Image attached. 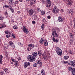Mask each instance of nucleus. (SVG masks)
Listing matches in <instances>:
<instances>
[{
  "mask_svg": "<svg viewBox=\"0 0 75 75\" xmlns=\"http://www.w3.org/2000/svg\"><path fill=\"white\" fill-rule=\"evenodd\" d=\"M70 38H73V37H74V35H73L72 33H70Z\"/></svg>",
  "mask_w": 75,
  "mask_h": 75,
  "instance_id": "33",
  "label": "nucleus"
},
{
  "mask_svg": "<svg viewBox=\"0 0 75 75\" xmlns=\"http://www.w3.org/2000/svg\"><path fill=\"white\" fill-rule=\"evenodd\" d=\"M31 1L30 2V4L33 5L34 4H35L36 3V0H30Z\"/></svg>",
  "mask_w": 75,
  "mask_h": 75,
  "instance_id": "11",
  "label": "nucleus"
},
{
  "mask_svg": "<svg viewBox=\"0 0 75 75\" xmlns=\"http://www.w3.org/2000/svg\"><path fill=\"white\" fill-rule=\"evenodd\" d=\"M16 58H17V59H18V60L19 61H20V60H21V58H20V56L18 55H17Z\"/></svg>",
  "mask_w": 75,
  "mask_h": 75,
  "instance_id": "29",
  "label": "nucleus"
},
{
  "mask_svg": "<svg viewBox=\"0 0 75 75\" xmlns=\"http://www.w3.org/2000/svg\"><path fill=\"white\" fill-rule=\"evenodd\" d=\"M56 30L57 31H59V29L57 27L56 28Z\"/></svg>",
  "mask_w": 75,
  "mask_h": 75,
  "instance_id": "56",
  "label": "nucleus"
},
{
  "mask_svg": "<svg viewBox=\"0 0 75 75\" xmlns=\"http://www.w3.org/2000/svg\"><path fill=\"white\" fill-rule=\"evenodd\" d=\"M73 21L74 24H75V18H74Z\"/></svg>",
  "mask_w": 75,
  "mask_h": 75,
  "instance_id": "64",
  "label": "nucleus"
},
{
  "mask_svg": "<svg viewBox=\"0 0 75 75\" xmlns=\"http://www.w3.org/2000/svg\"><path fill=\"white\" fill-rule=\"evenodd\" d=\"M69 53H70V54H72V51H71V50H69Z\"/></svg>",
  "mask_w": 75,
  "mask_h": 75,
  "instance_id": "59",
  "label": "nucleus"
},
{
  "mask_svg": "<svg viewBox=\"0 0 75 75\" xmlns=\"http://www.w3.org/2000/svg\"><path fill=\"white\" fill-rule=\"evenodd\" d=\"M64 59L65 60H67L69 58V56H65L64 57Z\"/></svg>",
  "mask_w": 75,
  "mask_h": 75,
  "instance_id": "22",
  "label": "nucleus"
},
{
  "mask_svg": "<svg viewBox=\"0 0 75 75\" xmlns=\"http://www.w3.org/2000/svg\"><path fill=\"white\" fill-rule=\"evenodd\" d=\"M39 42L40 44H41L42 45V44H43V42H42V41L40 40Z\"/></svg>",
  "mask_w": 75,
  "mask_h": 75,
  "instance_id": "54",
  "label": "nucleus"
},
{
  "mask_svg": "<svg viewBox=\"0 0 75 75\" xmlns=\"http://www.w3.org/2000/svg\"><path fill=\"white\" fill-rule=\"evenodd\" d=\"M28 13L29 15H33L34 13V10L33 9H30Z\"/></svg>",
  "mask_w": 75,
  "mask_h": 75,
  "instance_id": "9",
  "label": "nucleus"
},
{
  "mask_svg": "<svg viewBox=\"0 0 75 75\" xmlns=\"http://www.w3.org/2000/svg\"><path fill=\"white\" fill-rule=\"evenodd\" d=\"M14 62L15 63V64H18V62L17 61H15Z\"/></svg>",
  "mask_w": 75,
  "mask_h": 75,
  "instance_id": "61",
  "label": "nucleus"
},
{
  "mask_svg": "<svg viewBox=\"0 0 75 75\" xmlns=\"http://www.w3.org/2000/svg\"><path fill=\"white\" fill-rule=\"evenodd\" d=\"M44 45L45 46H48V42H47V40L46 39L44 40Z\"/></svg>",
  "mask_w": 75,
  "mask_h": 75,
  "instance_id": "16",
  "label": "nucleus"
},
{
  "mask_svg": "<svg viewBox=\"0 0 75 75\" xmlns=\"http://www.w3.org/2000/svg\"><path fill=\"white\" fill-rule=\"evenodd\" d=\"M73 42V40L72 39H70V41H69V42L70 43H71V42Z\"/></svg>",
  "mask_w": 75,
  "mask_h": 75,
  "instance_id": "42",
  "label": "nucleus"
},
{
  "mask_svg": "<svg viewBox=\"0 0 75 75\" xmlns=\"http://www.w3.org/2000/svg\"><path fill=\"white\" fill-rule=\"evenodd\" d=\"M32 55H33L34 57H36L38 55V53L37 52H35L33 53Z\"/></svg>",
  "mask_w": 75,
  "mask_h": 75,
  "instance_id": "13",
  "label": "nucleus"
},
{
  "mask_svg": "<svg viewBox=\"0 0 75 75\" xmlns=\"http://www.w3.org/2000/svg\"><path fill=\"white\" fill-rule=\"evenodd\" d=\"M11 59L12 62H14L15 61V59H12V57L11 58Z\"/></svg>",
  "mask_w": 75,
  "mask_h": 75,
  "instance_id": "49",
  "label": "nucleus"
},
{
  "mask_svg": "<svg viewBox=\"0 0 75 75\" xmlns=\"http://www.w3.org/2000/svg\"><path fill=\"white\" fill-rule=\"evenodd\" d=\"M65 1H66L68 2V4L70 6H71L72 4V3H73V1L72 0H64Z\"/></svg>",
  "mask_w": 75,
  "mask_h": 75,
  "instance_id": "8",
  "label": "nucleus"
},
{
  "mask_svg": "<svg viewBox=\"0 0 75 75\" xmlns=\"http://www.w3.org/2000/svg\"><path fill=\"white\" fill-rule=\"evenodd\" d=\"M68 70L69 71L72 72V75H75V69L72 67H69L68 68Z\"/></svg>",
  "mask_w": 75,
  "mask_h": 75,
  "instance_id": "4",
  "label": "nucleus"
},
{
  "mask_svg": "<svg viewBox=\"0 0 75 75\" xmlns=\"http://www.w3.org/2000/svg\"><path fill=\"white\" fill-rule=\"evenodd\" d=\"M38 54H39V56H41V55H42V53H41V52H40V51H38Z\"/></svg>",
  "mask_w": 75,
  "mask_h": 75,
  "instance_id": "34",
  "label": "nucleus"
},
{
  "mask_svg": "<svg viewBox=\"0 0 75 75\" xmlns=\"http://www.w3.org/2000/svg\"><path fill=\"white\" fill-rule=\"evenodd\" d=\"M42 3H45V1H44L43 0H42V1H41Z\"/></svg>",
  "mask_w": 75,
  "mask_h": 75,
  "instance_id": "60",
  "label": "nucleus"
},
{
  "mask_svg": "<svg viewBox=\"0 0 75 75\" xmlns=\"http://www.w3.org/2000/svg\"><path fill=\"white\" fill-rule=\"evenodd\" d=\"M69 13L70 14H71L72 15V11L70 10V11H69Z\"/></svg>",
  "mask_w": 75,
  "mask_h": 75,
  "instance_id": "58",
  "label": "nucleus"
},
{
  "mask_svg": "<svg viewBox=\"0 0 75 75\" xmlns=\"http://www.w3.org/2000/svg\"><path fill=\"white\" fill-rule=\"evenodd\" d=\"M55 48L57 49L56 51L57 54L59 55H61V54H62L61 49L59 48V47L57 46L55 47Z\"/></svg>",
  "mask_w": 75,
  "mask_h": 75,
  "instance_id": "2",
  "label": "nucleus"
},
{
  "mask_svg": "<svg viewBox=\"0 0 75 75\" xmlns=\"http://www.w3.org/2000/svg\"><path fill=\"white\" fill-rule=\"evenodd\" d=\"M46 7H51V1L50 0H47L46 2Z\"/></svg>",
  "mask_w": 75,
  "mask_h": 75,
  "instance_id": "6",
  "label": "nucleus"
},
{
  "mask_svg": "<svg viewBox=\"0 0 75 75\" xmlns=\"http://www.w3.org/2000/svg\"><path fill=\"white\" fill-rule=\"evenodd\" d=\"M53 12L54 14H57L59 12V9L57 8V6H55L53 9Z\"/></svg>",
  "mask_w": 75,
  "mask_h": 75,
  "instance_id": "3",
  "label": "nucleus"
},
{
  "mask_svg": "<svg viewBox=\"0 0 75 75\" xmlns=\"http://www.w3.org/2000/svg\"><path fill=\"white\" fill-rule=\"evenodd\" d=\"M22 30L24 33H25L26 34H28V30L26 27L23 26Z\"/></svg>",
  "mask_w": 75,
  "mask_h": 75,
  "instance_id": "5",
  "label": "nucleus"
},
{
  "mask_svg": "<svg viewBox=\"0 0 75 75\" xmlns=\"http://www.w3.org/2000/svg\"><path fill=\"white\" fill-rule=\"evenodd\" d=\"M70 62L71 63V66L75 68V61H71Z\"/></svg>",
  "mask_w": 75,
  "mask_h": 75,
  "instance_id": "10",
  "label": "nucleus"
},
{
  "mask_svg": "<svg viewBox=\"0 0 75 75\" xmlns=\"http://www.w3.org/2000/svg\"><path fill=\"white\" fill-rule=\"evenodd\" d=\"M36 10L38 12H40L41 11V9H40L39 8H37Z\"/></svg>",
  "mask_w": 75,
  "mask_h": 75,
  "instance_id": "31",
  "label": "nucleus"
},
{
  "mask_svg": "<svg viewBox=\"0 0 75 75\" xmlns=\"http://www.w3.org/2000/svg\"><path fill=\"white\" fill-rule=\"evenodd\" d=\"M9 44L10 46H11L13 45V42L12 41H10L9 43Z\"/></svg>",
  "mask_w": 75,
  "mask_h": 75,
  "instance_id": "30",
  "label": "nucleus"
},
{
  "mask_svg": "<svg viewBox=\"0 0 75 75\" xmlns=\"http://www.w3.org/2000/svg\"><path fill=\"white\" fill-rule=\"evenodd\" d=\"M13 28H14V29H15L16 30H17V29H18V27H17V26L16 25H14L13 27Z\"/></svg>",
  "mask_w": 75,
  "mask_h": 75,
  "instance_id": "35",
  "label": "nucleus"
},
{
  "mask_svg": "<svg viewBox=\"0 0 75 75\" xmlns=\"http://www.w3.org/2000/svg\"><path fill=\"white\" fill-rule=\"evenodd\" d=\"M0 75H4V71H1L0 72Z\"/></svg>",
  "mask_w": 75,
  "mask_h": 75,
  "instance_id": "37",
  "label": "nucleus"
},
{
  "mask_svg": "<svg viewBox=\"0 0 75 75\" xmlns=\"http://www.w3.org/2000/svg\"><path fill=\"white\" fill-rule=\"evenodd\" d=\"M3 19H4V16H0V20H3Z\"/></svg>",
  "mask_w": 75,
  "mask_h": 75,
  "instance_id": "36",
  "label": "nucleus"
},
{
  "mask_svg": "<svg viewBox=\"0 0 75 75\" xmlns=\"http://www.w3.org/2000/svg\"><path fill=\"white\" fill-rule=\"evenodd\" d=\"M3 8H8V6L7 5L5 4L4 5Z\"/></svg>",
  "mask_w": 75,
  "mask_h": 75,
  "instance_id": "25",
  "label": "nucleus"
},
{
  "mask_svg": "<svg viewBox=\"0 0 75 75\" xmlns=\"http://www.w3.org/2000/svg\"><path fill=\"white\" fill-rule=\"evenodd\" d=\"M47 18L48 19H51V17L50 16H47Z\"/></svg>",
  "mask_w": 75,
  "mask_h": 75,
  "instance_id": "44",
  "label": "nucleus"
},
{
  "mask_svg": "<svg viewBox=\"0 0 75 75\" xmlns=\"http://www.w3.org/2000/svg\"><path fill=\"white\" fill-rule=\"evenodd\" d=\"M27 50H28V51H31V47H28Z\"/></svg>",
  "mask_w": 75,
  "mask_h": 75,
  "instance_id": "41",
  "label": "nucleus"
},
{
  "mask_svg": "<svg viewBox=\"0 0 75 75\" xmlns=\"http://www.w3.org/2000/svg\"><path fill=\"white\" fill-rule=\"evenodd\" d=\"M55 36L56 37H58L59 36L58 34H57V33H56V34L55 35Z\"/></svg>",
  "mask_w": 75,
  "mask_h": 75,
  "instance_id": "51",
  "label": "nucleus"
},
{
  "mask_svg": "<svg viewBox=\"0 0 75 75\" xmlns=\"http://www.w3.org/2000/svg\"><path fill=\"white\" fill-rule=\"evenodd\" d=\"M42 21L43 23H44V22H45V21H46V20H45V18H43L42 20Z\"/></svg>",
  "mask_w": 75,
  "mask_h": 75,
  "instance_id": "46",
  "label": "nucleus"
},
{
  "mask_svg": "<svg viewBox=\"0 0 75 75\" xmlns=\"http://www.w3.org/2000/svg\"><path fill=\"white\" fill-rule=\"evenodd\" d=\"M6 37L7 38H9L10 37V35H6Z\"/></svg>",
  "mask_w": 75,
  "mask_h": 75,
  "instance_id": "55",
  "label": "nucleus"
},
{
  "mask_svg": "<svg viewBox=\"0 0 75 75\" xmlns=\"http://www.w3.org/2000/svg\"><path fill=\"white\" fill-rule=\"evenodd\" d=\"M62 17L59 16L58 17V20L59 22H62L63 20L62 19Z\"/></svg>",
  "mask_w": 75,
  "mask_h": 75,
  "instance_id": "12",
  "label": "nucleus"
},
{
  "mask_svg": "<svg viewBox=\"0 0 75 75\" xmlns=\"http://www.w3.org/2000/svg\"><path fill=\"white\" fill-rule=\"evenodd\" d=\"M32 23L33 24H35L36 22L35 21H33L32 22Z\"/></svg>",
  "mask_w": 75,
  "mask_h": 75,
  "instance_id": "47",
  "label": "nucleus"
},
{
  "mask_svg": "<svg viewBox=\"0 0 75 75\" xmlns=\"http://www.w3.org/2000/svg\"><path fill=\"white\" fill-rule=\"evenodd\" d=\"M45 28V25L44 24H43L41 26V28L42 30H44Z\"/></svg>",
  "mask_w": 75,
  "mask_h": 75,
  "instance_id": "24",
  "label": "nucleus"
},
{
  "mask_svg": "<svg viewBox=\"0 0 75 75\" xmlns=\"http://www.w3.org/2000/svg\"><path fill=\"white\" fill-rule=\"evenodd\" d=\"M37 63L34 64H33L34 67H37Z\"/></svg>",
  "mask_w": 75,
  "mask_h": 75,
  "instance_id": "38",
  "label": "nucleus"
},
{
  "mask_svg": "<svg viewBox=\"0 0 75 75\" xmlns=\"http://www.w3.org/2000/svg\"><path fill=\"white\" fill-rule=\"evenodd\" d=\"M0 64H2V60H0Z\"/></svg>",
  "mask_w": 75,
  "mask_h": 75,
  "instance_id": "63",
  "label": "nucleus"
},
{
  "mask_svg": "<svg viewBox=\"0 0 75 75\" xmlns=\"http://www.w3.org/2000/svg\"><path fill=\"white\" fill-rule=\"evenodd\" d=\"M24 67L25 68H26L28 67V65L27 64V62H25Z\"/></svg>",
  "mask_w": 75,
  "mask_h": 75,
  "instance_id": "21",
  "label": "nucleus"
},
{
  "mask_svg": "<svg viewBox=\"0 0 75 75\" xmlns=\"http://www.w3.org/2000/svg\"><path fill=\"white\" fill-rule=\"evenodd\" d=\"M57 33V32L55 30H54L52 32V34L53 37H55V35Z\"/></svg>",
  "mask_w": 75,
  "mask_h": 75,
  "instance_id": "19",
  "label": "nucleus"
},
{
  "mask_svg": "<svg viewBox=\"0 0 75 75\" xmlns=\"http://www.w3.org/2000/svg\"><path fill=\"white\" fill-rule=\"evenodd\" d=\"M8 69H7V68H6V69H5V72H8Z\"/></svg>",
  "mask_w": 75,
  "mask_h": 75,
  "instance_id": "50",
  "label": "nucleus"
},
{
  "mask_svg": "<svg viewBox=\"0 0 75 75\" xmlns=\"http://www.w3.org/2000/svg\"><path fill=\"white\" fill-rule=\"evenodd\" d=\"M52 40H53L54 42H56L57 43L58 42V39H55V38H54V37H53Z\"/></svg>",
  "mask_w": 75,
  "mask_h": 75,
  "instance_id": "18",
  "label": "nucleus"
},
{
  "mask_svg": "<svg viewBox=\"0 0 75 75\" xmlns=\"http://www.w3.org/2000/svg\"><path fill=\"white\" fill-rule=\"evenodd\" d=\"M38 64L39 65V68H41V67H42V62L41 60H38L37 62Z\"/></svg>",
  "mask_w": 75,
  "mask_h": 75,
  "instance_id": "7",
  "label": "nucleus"
},
{
  "mask_svg": "<svg viewBox=\"0 0 75 75\" xmlns=\"http://www.w3.org/2000/svg\"><path fill=\"white\" fill-rule=\"evenodd\" d=\"M41 72L42 75H45V70L44 69L41 70Z\"/></svg>",
  "mask_w": 75,
  "mask_h": 75,
  "instance_id": "14",
  "label": "nucleus"
},
{
  "mask_svg": "<svg viewBox=\"0 0 75 75\" xmlns=\"http://www.w3.org/2000/svg\"><path fill=\"white\" fill-rule=\"evenodd\" d=\"M68 61H63V64H68Z\"/></svg>",
  "mask_w": 75,
  "mask_h": 75,
  "instance_id": "39",
  "label": "nucleus"
},
{
  "mask_svg": "<svg viewBox=\"0 0 75 75\" xmlns=\"http://www.w3.org/2000/svg\"><path fill=\"white\" fill-rule=\"evenodd\" d=\"M11 37L13 38H16V35L14 33H12V34H11Z\"/></svg>",
  "mask_w": 75,
  "mask_h": 75,
  "instance_id": "27",
  "label": "nucleus"
},
{
  "mask_svg": "<svg viewBox=\"0 0 75 75\" xmlns=\"http://www.w3.org/2000/svg\"><path fill=\"white\" fill-rule=\"evenodd\" d=\"M9 9H11L12 8V6L11 5L8 6Z\"/></svg>",
  "mask_w": 75,
  "mask_h": 75,
  "instance_id": "43",
  "label": "nucleus"
},
{
  "mask_svg": "<svg viewBox=\"0 0 75 75\" xmlns=\"http://www.w3.org/2000/svg\"><path fill=\"white\" fill-rule=\"evenodd\" d=\"M3 57L1 55H0V60H2L3 59Z\"/></svg>",
  "mask_w": 75,
  "mask_h": 75,
  "instance_id": "40",
  "label": "nucleus"
},
{
  "mask_svg": "<svg viewBox=\"0 0 75 75\" xmlns=\"http://www.w3.org/2000/svg\"><path fill=\"white\" fill-rule=\"evenodd\" d=\"M11 47L13 48V49H14V48H15V46L14 45H12Z\"/></svg>",
  "mask_w": 75,
  "mask_h": 75,
  "instance_id": "57",
  "label": "nucleus"
},
{
  "mask_svg": "<svg viewBox=\"0 0 75 75\" xmlns=\"http://www.w3.org/2000/svg\"><path fill=\"white\" fill-rule=\"evenodd\" d=\"M15 67H18V63L15 64Z\"/></svg>",
  "mask_w": 75,
  "mask_h": 75,
  "instance_id": "53",
  "label": "nucleus"
},
{
  "mask_svg": "<svg viewBox=\"0 0 75 75\" xmlns=\"http://www.w3.org/2000/svg\"><path fill=\"white\" fill-rule=\"evenodd\" d=\"M9 3L11 5L13 6L14 4V1L13 0H10L9 1Z\"/></svg>",
  "mask_w": 75,
  "mask_h": 75,
  "instance_id": "17",
  "label": "nucleus"
},
{
  "mask_svg": "<svg viewBox=\"0 0 75 75\" xmlns=\"http://www.w3.org/2000/svg\"><path fill=\"white\" fill-rule=\"evenodd\" d=\"M6 25L5 24H1V26L0 27V29L3 28H4L6 27Z\"/></svg>",
  "mask_w": 75,
  "mask_h": 75,
  "instance_id": "20",
  "label": "nucleus"
},
{
  "mask_svg": "<svg viewBox=\"0 0 75 75\" xmlns=\"http://www.w3.org/2000/svg\"><path fill=\"white\" fill-rule=\"evenodd\" d=\"M5 34H11V32L9 31H6L5 32Z\"/></svg>",
  "mask_w": 75,
  "mask_h": 75,
  "instance_id": "23",
  "label": "nucleus"
},
{
  "mask_svg": "<svg viewBox=\"0 0 75 75\" xmlns=\"http://www.w3.org/2000/svg\"><path fill=\"white\" fill-rule=\"evenodd\" d=\"M28 45V47H31L32 49L34 47V45L33 44H29Z\"/></svg>",
  "mask_w": 75,
  "mask_h": 75,
  "instance_id": "15",
  "label": "nucleus"
},
{
  "mask_svg": "<svg viewBox=\"0 0 75 75\" xmlns=\"http://www.w3.org/2000/svg\"><path fill=\"white\" fill-rule=\"evenodd\" d=\"M27 58L29 60V61L30 62H33V61H35V57L31 55L28 56Z\"/></svg>",
  "mask_w": 75,
  "mask_h": 75,
  "instance_id": "1",
  "label": "nucleus"
},
{
  "mask_svg": "<svg viewBox=\"0 0 75 75\" xmlns=\"http://www.w3.org/2000/svg\"><path fill=\"white\" fill-rule=\"evenodd\" d=\"M14 4L15 6H16V5H17V4H18V1H16L14 3Z\"/></svg>",
  "mask_w": 75,
  "mask_h": 75,
  "instance_id": "32",
  "label": "nucleus"
},
{
  "mask_svg": "<svg viewBox=\"0 0 75 75\" xmlns=\"http://www.w3.org/2000/svg\"><path fill=\"white\" fill-rule=\"evenodd\" d=\"M4 14L5 15V16L8 15V13H7V11L5 12L4 13Z\"/></svg>",
  "mask_w": 75,
  "mask_h": 75,
  "instance_id": "52",
  "label": "nucleus"
},
{
  "mask_svg": "<svg viewBox=\"0 0 75 75\" xmlns=\"http://www.w3.org/2000/svg\"><path fill=\"white\" fill-rule=\"evenodd\" d=\"M4 47L6 49H8V45L7 44H4Z\"/></svg>",
  "mask_w": 75,
  "mask_h": 75,
  "instance_id": "26",
  "label": "nucleus"
},
{
  "mask_svg": "<svg viewBox=\"0 0 75 75\" xmlns=\"http://www.w3.org/2000/svg\"><path fill=\"white\" fill-rule=\"evenodd\" d=\"M41 15H42V16H44V15H45V12L44 11H41Z\"/></svg>",
  "mask_w": 75,
  "mask_h": 75,
  "instance_id": "28",
  "label": "nucleus"
},
{
  "mask_svg": "<svg viewBox=\"0 0 75 75\" xmlns=\"http://www.w3.org/2000/svg\"><path fill=\"white\" fill-rule=\"evenodd\" d=\"M27 64L29 65V66H30V65L31 64H30V62H27Z\"/></svg>",
  "mask_w": 75,
  "mask_h": 75,
  "instance_id": "62",
  "label": "nucleus"
},
{
  "mask_svg": "<svg viewBox=\"0 0 75 75\" xmlns=\"http://www.w3.org/2000/svg\"><path fill=\"white\" fill-rule=\"evenodd\" d=\"M40 41L44 42V40L42 38L40 39Z\"/></svg>",
  "mask_w": 75,
  "mask_h": 75,
  "instance_id": "48",
  "label": "nucleus"
},
{
  "mask_svg": "<svg viewBox=\"0 0 75 75\" xmlns=\"http://www.w3.org/2000/svg\"><path fill=\"white\" fill-rule=\"evenodd\" d=\"M11 11L12 13H14V9L12 8L11 9Z\"/></svg>",
  "mask_w": 75,
  "mask_h": 75,
  "instance_id": "45",
  "label": "nucleus"
}]
</instances>
